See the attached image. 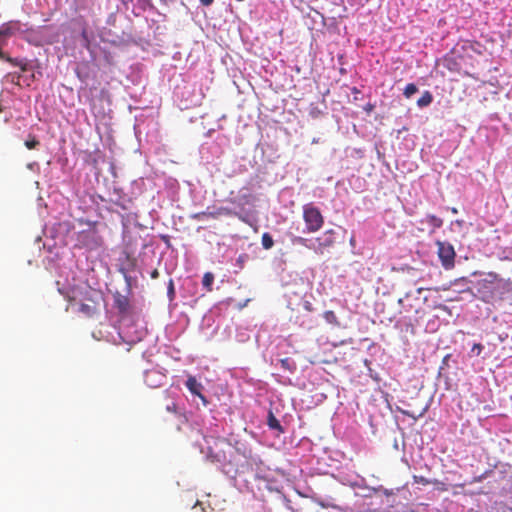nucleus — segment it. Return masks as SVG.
Returning <instances> with one entry per match:
<instances>
[{"label":"nucleus","instance_id":"22","mask_svg":"<svg viewBox=\"0 0 512 512\" xmlns=\"http://www.w3.org/2000/svg\"><path fill=\"white\" fill-rule=\"evenodd\" d=\"M413 479H414L415 483H419V484H422V485L430 484V481L427 478L423 477V476H416L415 475V476H413Z\"/></svg>","mask_w":512,"mask_h":512},{"label":"nucleus","instance_id":"30","mask_svg":"<svg viewBox=\"0 0 512 512\" xmlns=\"http://www.w3.org/2000/svg\"><path fill=\"white\" fill-rule=\"evenodd\" d=\"M482 348H483V346L481 344H474L472 350L473 351L477 350L478 351L477 353L479 354L481 352Z\"/></svg>","mask_w":512,"mask_h":512},{"label":"nucleus","instance_id":"25","mask_svg":"<svg viewBox=\"0 0 512 512\" xmlns=\"http://www.w3.org/2000/svg\"><path fill=\"white\" fill-rule=\"evenodd\" d=\"M280 363H281V366L286 369V370H292V368L290 367V360L289 358H284V359H281L280 360Z\"/></svg>","mask_w":512,"mask_h":512},{"label":"nucleus","instance_id":"36","mask_svg":"<svg viewBox=\"0 0 512 512\" xmlns=\"http://www.w3.org/2000/svg\"><path fill=\"white\" fill-rule=\"evenodd\" d=\"M410 296H411V294H410V293H406V295H405V299L407 300Z\"/></svg>","mask_w":512,"mask_h":512},{"label":"nucleus","instance_id":"2","mask_svg":"<svg viewBox=\"0 0 512 512\" xmlns=\"http://www.w3.org/2000/svg\"><path fill=\"white\" fill-rule=\"evenodd\" d=\"M303 220L307 233L319 231L324 224V217L321 211L313 203H308L303 206Z\"/></svg>","mask_w":512,"mask_h":512},{"label":"nucleus","instance_id":"3","mask_svg":"<svg viewBox=\"0 0 512 512\" xmlns=\"http://www.w3.org/2000/svg\"><path fill=\"white\" fill-rule=\"evenodd\" d=\"M437 254L445 270H451L455 266L456 252L453 245L446 241H436Z\"/></svg>","mask_w":512,"mask_h":512},{"label":"nucleus","instance_id":"26","mask_svg":"<svg viewBox=\"0 0 512 512\" xmlns=\"http://www.w3.org/2000/svg\"><path fill=\"white\" fill-rule=\"evenodd\" d=\"M248 259V255L247 254H241L238 259H237V262L241 265V267L243 266V263Z\"/></svg>","mask_w":512,"mask_h":512},{"label":"nucleus","instance_id":"10","mask_svg":"<svg viewBox=\"0 0 512 512\" xmlns=\"http://www.w3.org/2000/svg\"><path fill=\"white\" fill-rule=\"evenodd\" d=\"M79 311L87 317H92L97 311V305L95 302H93L92 304L81 303Z\"/></svg>","mask_w":512,"mask_h":512},{"label":"nucleus","instance_id":"18","mask_svg":"<svg viewBox=\"0 0 512 512\" xmlns=\"http://www.w3.org/2000/svg\"><path fill=\"white\" fill-rule=\"evenodd\" d=\"M39 144L40 142L35 136H29V139L25 141V146L29 150L35 149Z\"/></svg>","mask_w":512,"mask_h":512},{"label":"nucleus","instance_id":"6","mask_svg":"<svg viewBox=\"0 0 512 512\" xmlns=\"http://www.w3.org/2000/svg\"><path fill=\"white\" fill-rule=\"evenodd\" d=\"M114 298V306L118 310V312L122 315L127 314L130 308L129 298L119 292H116L113 295Z\"/></svg>","mask_w":512,"mask_h":512},{"label":"nucleus","instance_id":"11","mask_svg":"<svg viewBox=\"0 0 512 512\" xmlns=\"http://www.w3.org/2000/svg\"><path fill=\"white\" fill-rule=\"evenodd\" d=\"M267 425L269 426L270 429L283 432V429H282V426H281L279 420L275 417V415L271 411L268 413Z\"/></svg>","mask_w":512,"mask_h":512},{"label":"nucleus","instance_id":"9","mask_svg":"<svg viewBox=\"0 0 512 512\" xmlns=\"http://www.w3.org/2000/svg\"><path fill=\"white\" fill-rule=\"evenodd\" d=\"M488 277L489 279H482L479 281V286L481 289L492 290L494 289L495 283L501 281V279L496 273H489Z\"/></svg>","mask_w":512,"mask_h":512},{"label":"nucleus","instance_id":"24","mask_svg":"<svg viewBox=\"0 0 512 512\" xmlns=\"http://www.w3.org/2000/svg\"><path fill=\"white\" fill-rule=\"evenodd\" d=\"M81 38L85 42L86 46H88L90 43V39H89L88 31L85 27L81 31Z\"/></svg>","mask_w":512,"mask_h":512},{"label":"nucleus","instance_id":"29","mask_svg":"<svg viewBox=\"0 0 512 512\" xmlns=\"http://www.w3.org/2000/svg\"><path fill=\"white\" fill-rule=\"evenodd\" d=\"M398 302H399V304H400V305H402V306H403V308H404V309H405V311H407V312H408V311H410V310L413 308V307H412V305H410V306H409V309H408V308H406V306L404 305V299H399V301H398Z\"/></svg>","mask_w":512,"mask_h":512},{"label":"nucleus","instance_id":"32","mask_svg":"<svg viewBox=\"0 0 512 512\" xmlns=\"http://www.w3.org/2000/svg\"><path fill=\"white\" fill-rule=\"evenodd\" d=\"M482 299H483L485 302H490V300H491V296H486V295H484V296L482 297Z\"/></svg>","mask_w":512,"mask_h":512},{"label":"nucleus","instance_id":"14","mask_svg":"<svg viewBox=\"0 0 512 512\" xmlns=\"http://www.w3.org/2000/svg\"><path fill=\"white\" fill-rule=\"evenodd\" d=\"M261 242H262L263 248L266 250L271 249L274 245V240H273L272 236L267 232L263 233Z\"/></svg>","mask_w":512,"mask_h":512},{"label":"nucleus","instance_id":"7","mask_svg":"<svg viewBox=\"0 0 512 512\" xmlns=\"http://www.w3.org/2000/svg\"><path fill=\"white\" fill-rule=\"evenodd\" d=\"M187 389L193 394L205 401V397L202 394L203 386L197 381L194 376H189L185 383Z\"/></svg>","mask_w":512,"mask_h":512},{"label":"nucleus","instance_id":"37","mask_svg":"<svg viewBox=\"0 0 512 512\" xmlns=\"http://www.w3.org/2000/svg\"><path fill=\"white\" fill-rule=\"evenodd\" d=\"M506 509L510 512H512V507H506Z\"/></svg>","mask_w":512,"mask_h":512},{"label":"nucleus","instance_id":"35","mask_svg":"<svg viewBox=\"0 0 512 512\" xmlns=\"http://www.w3.org/2000/svg\"><path fill=\"white\" fill-rule=\"evenodd\" d=\"M451 211H452V213H454V214H456V213L458 212L456 208H452V209H451Z\"/></svg>","mask_w":512,"mask_h":512},{"label":"nucleus","instance_id":"12","mask_svg":"<svg viewBox=\"0 0 512 512\" xmlns=\"http://www.w3.org/2000/svg\"><path fill=\"white\" fill-rule=\"evenodd\" d=\"M433 101V96L430 91H425L422 96L417 100V105L419 107H427Z\"/></svg>","mask_w":512,"mask_h":512},{"label":"nucleus","instance_id":"1","mask_svg":"<svg viewBox=\"0 0 512 512\" xmlns=\"http://www.w3.org/2000/svg\"><path fill=\"white\" fill-rule=\"evenodd\" d=\"M308 239L303 237H295L293 242L309 249H312L317 254H323L324 251L335 244V232L333 229L326 230L322 235L315 238V242L311 245L308 244Z\"/></svg>","mask_w":512,"mask_h":512},{"label":"nucleus","instance_id":"19","mask_svg":"<svg viewBox=\"0 0 512 512\" xmlns=\"http://www.w3.org/2000/svg\"><path fill=\"white\" fill-rule=\"evenodd\" d=\"M322 511H323V507L312 504L306 508H301V509L297 510L296 512H322Z\"/></svg>","mask_w":512,"mask_h":512},{"label":"nucleus","instance_id":"8","mask_svg":"<svg viewBox=\"0 0 512 512\" xmlns=\"http://www.w3.org/2000/svg\"><path fill=\"white\" fill-rule=\"evenodd\" d=\"M163 379V375H161L156 370H149L145 372V383L149 387H158L161 386V380Z\"/></svg>","mask_w":512,"mask_h":512},{"label":"nucleus","instance_id":"17","mask_svg":"<svg viewBox=\"0 0 512 512\" xmlns=\"http://www.w3.org/2000/svg\"><path fill=\"white\" fill-rule=\"evenodd\" d=\"M418 91V88L417 86L414 84V83H409L406 85L405 89H404V96L406 98H410L412 95H414L416 92Z\"/></svg>","mask_w":512,"mask_h":512},{"label":"nucleus","instance_id":"5","mask_svg":"<svg viewBox=\"0 0 512 512\" xmlns=\"http://www.w3.org/2000/svg\"><path fill=\"white\" fill-rule=\"evenodd\" d=\"M207 218L217 219L221 216H237L242 221H245V218L239 215L238 213L234 212L228 207H218L214 210H210V208H207Z\"/></svg>","mask_w":512,"mask_h":512},{"label":"nucleus","instance_id":"40","mask_svg":"<svg viewBox=\"0 0 512 512\" xmlns=\"http://www.w3.org/2000/svg\"><path fill=\"white\" fill-rule=\"evenodd\" d=\"M452 67H453V64H450V66H448V69L452 70Z\"/></svg>","mask_w":512,"mask_h":512},{"label":"nucleus","instance_id":"33","mask_svg":"<svg viewBox=\"0 0 512 512\" xmlns=\"http://www.w3.org/2000/svg\"><path fill=\"white\" fill-rule=\"evenodd\" d=\"M423 290H424V288L420 287V288H418V289H417V291H416V292H417L418 294H420Z\"/></svg>","mask_w":512,"mask_h":512},{"label":"nucleus","instance_id":"16","mask_svg":"<svg viewBox=\"0 0 512 512\" xmlns=\"http://www.w3.org/2000/svg\"><path fill=\"white\" fill-rule=\"evenodd\" d=\"M427 222L434 228H440L443 225V220L436 215H428Z\"/></svg>","mask_w":512,"mask_h":512},{"label":"nucleus","instance_id":"34","mask_svg":"<svg viewBox=\"0 0 512 512\" xmlns=\"http://www.w3.org/2000/svg\"><path fill=\"white\" fill-rule=\"evenodd\" d=\"M461 291H462V292H470V291H471V289H470L469 287H467L466 289H462Z\"/></svg>","mask_w":512,"mask_h":512},{"label":"nucleus","instance_id":"21","mask_svg":"<svg viewBox=\"0 0 512 512\" xmlns=\"http://www.w3.org/2000/svg\"><path fill=\"white\" fill-rule=\"evenodd\" d=\"M175 296V290H174V283L173 280L170 279L168 283V297L170 300H172Z\"/></svg>","mask_w":512,"mask_h":512},{"label":"nucleus","instance_id":"27","mask_svg":"<svg viewBox=\"0 0 512 512\" xmlns=\"http://www.w3.org/2000/svg\"><path fill=\"white\" fill-rule=\"evenodd\" d=\"M203 6H210L214 0H199Z\"/></svg>","mask_w":512,"mask_h":512},{"label":"nucleus","instance_id":"39","mask_svg":"<svg viewBox=\"0 0 512 512\" xmlns=\"http://www.w3.org/2000/svg\"><path fill=\"white\" fill-rule=\"evenodd\" d=\"M452 67H453V64H450V66H448V69L452 70Z\"/></svg>","mask_w":512,"mask_h":512},{"label":"nucleus","instance_id":"23","mask_svg":"<svg viewBox=\"0 0 512 512\" xmlns=\"http://www.w3.org/2000/svg\"><path fill=\"white\" fill-rule=\"evenodd\" d=\"M191 218L194 219V220H198V221L203 220V219L207 218V212H206V210L205 211H201V212H197V213L193 214L191 216Z\"/></svg>","mask_w":512,"mask_h":512},{"label":"nucleus","instance_id":"38","mask_svg":"<svg viewBox=\"0 0 512 512\" xmlns=\"http://www.w3.org/2000/svg\"><path fill=\"white\" fill-rule=\"evenodd\" d=\"M452 67H453V64H450V66H448V69L452 70Z\"/></svg>","mask_w":512,"mask_h":512},{"label":"nucleus","instance_id":"31","mask_svg":"<svg viewBox=\"0 0 512 512\" xmlns=\"http://www.w3.org/2000/svg\"><path fill=\"white\" fill-rule=\"evenodd\" d=\"M304 307H305V309H306L307 311H312V310H313V308H312V304H311L309 301H306V302L304 303Z\"/></svg>","mask_w":512,"mask_h":512},{"label":"nucleus","instance_id":"13","mask_svg":"<svg viewBox=\"0 0 512 512\" xmlns=\"http://www.w3.org/2000/svg\"><path fill=\"white\" fill-rule=\"evenodd\" d=\"M213 282H214V274H213L212 272H206V273L203 275L202 285H203V287H204L208 292H211V291H212V285H213Z\"/></svg>","mask_w":512,"mask_h":512},{"label":"nucleus","instance_id":"15","mask_svg":"<svg viewBox=\"0 0 512 512\" xmlns=\"http://www.w3.org/2000/svg\"><path fill=\"white\" fill-rule=\"evenodd\" d=\"M323 317L328 323H330L332 325H339L337 316L333 311H331V310L325 311L323 314Z\"/></svg>","mask_w":512,"mask_h":512},{"label":"nucleus","instance_id":"28","mask_svg":"<svg viewBox=\"0 0 512 512\" xmlns=\"http://www.w3.org/2000/svg\"><path fill=\"white\" fill-rule=\"evenodd\" d=\"M151 278L152 279H157L159 277V271L157 269H154L152 272H151Z\"/></svg>","mask_w":512,"mask_h":512},{"label":"nucleus","instance_id":"20","mask_svg":"<svg viewBox=\"0 0 512 512\" xmlns=\"http://www.w3.org/2000/svg\"><path fill=\"white\" fill-rule=\"evenodd\" d=\"M468 283H469V280L467 277H460L458 279H455L453 282H451L449 286L443 287L442 290H448L451 285L468 284Z\"/></svg>","mask_w":512,"mask_h":512},{"label":"nucleus","instance_id":"4","mask_svg":"<svg viewBox=\"0 0 512 512\" xmlns=\"http://www.w3.org/2000/svg\"><path fill=\"white\" fill-rule=\"evenodd\" d=\"M77 241L81 247L96 249L102 245V240L95 230H83L77 235Z\"/></svg>","mask_w":512,"mask_h":512}]
</instances>
